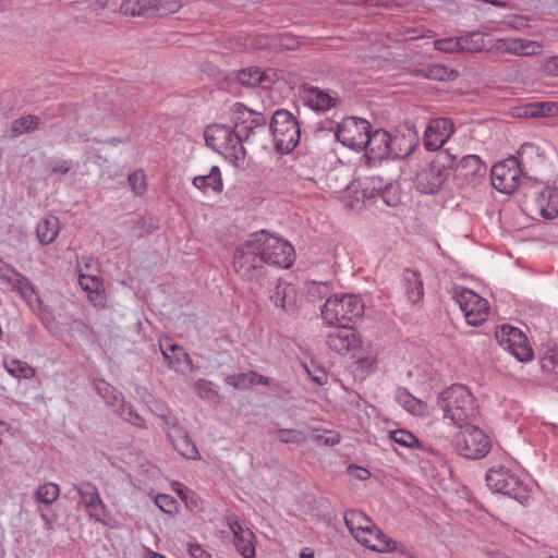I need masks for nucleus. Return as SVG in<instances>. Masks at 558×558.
<instances>
[{
  "label": "nucleus",
  "instance_id": "f257e3e1",
  "mask_svg": "<svg viewBox=\"0 0 558 558\" xmlns=\"http://www.w3.org/2000/svg\"><path fill=\"white\" fill-rule=\"evenodd\" d=\"M444 416L459 427L471 423L478 415V405L474 396L463 385H452L445 389L437 399Z\"/></svg>",
  "mask_w": 558,
  "mask_h": 558
},
{
  "label": "nucleus",
  "instance_id": "f03ea898",
  "mask_svg": "<svg viewBox=\"0 0 558 558\" xmlns=\"http://www.w3.org/2000/svg\"><path fill=\"white\" fill-rule=\"evenodd\" d=\"M260 245V236H256V232L252 233L242 245L235 248L233 269L242 278L263 288L270 282L266 272L263 271L265 263L262 258Z\"/></svg>",
  "mask_w": 558,
  "mask_h": 558
},
{
  "label": "nucleus",
  "instance_id": "7ed1b4c3",
  "mask_svg": "<svg viewBox=\"0 0 558 558\" xmlns=\"http://www.w3.org/2000/svg\"><path fill=\"white\" fill-rule=\"evenodd\" d=\"M456 165V156L448 149L440 150L436 157L415 175L414 184L422 194L434 195L444 186Z\"/></svg>",
  "mask_w": 558,
  "mask_h": 558
},
{
  "label": "nucleus",
  "instance_id": "20e7f679",
  "mask_svg": "<svg viewBox=\"0 0 558 558\" xmlns=\"http://www.w3.org/2000/svg\"><path fill=\"white\" fill-rule=\"evenodd\" d=\"M269 130L274 137L276 151L281 155L291 153L300 142L299 121L286 109H278L274 112Z\"/></svg>",
  "mask_w": 558,
  "mask_h": 558
},
{
  "label": "nucleus",
  "instance_id": "39448f33",
  "mask_svg": "<svg viewBox=\"0 0 558 558\" xmlns=\"http://www.w3.org/2000/svg\"><path fill=\"white\" fill-rule=\"evenodd\" d=\"M364 313V304L362 300L352 294L333 295L328 298L322 308L323 319L329 325H343L349 324L359 318Z\"/></svg>",
  "mask_w": 558,
  "mask_h": 558
},
{
  "label": "nucleus",
  "instance_id": "423d86ee",
  "mask_svg": "<svg viewBox=\"0 0 558 558\" xmlns=\"http://www.w3.org/2000/svg\"><path fill=\"white\" fill-rule=\"evenodd\" d=\"M452 444L456 452L470 460H476L484 458L492 448L489 437L477 426L473 425L472 422L460 427Z\"/></svg>",
  "mask_w": 558,
  "mask_h": 558
},
{
  "label": "nucleus",
  "instance_id": "0eeeda50",
  "mask_svg": "<svg viewBox=\"0 0 558 558\" xmlns=\"http://www.w3.org/2000/svg\"><path fill=\"white\" fill-rule=\"evenodd\" d=\"M260 236L262 258L266 265L289 268L294 260V248L284 240L269 234L266 230L256 232Z\"/></svg>",
  "mask_w": 558,
  "mask_h": 558
},
{
  "label": "nucleus",
  "instance_id": "6e6552de",
  "mask_svg": "<svg viewBox=\"0 0 558 558\" xmlns=\"http://www.w3.org/2000/svg\"><path fill=\"white\" fill-rule=\"evenodd\" d=\"M486 483L492 490L511 497L520 504L526 499L525 486L510 469L490 468L486 473Z\"/></svg>",
  "mask_w": 558,
  "mask_h": 558
},
{
  "label": "nucleus",
  "instance_id": "1a4fd4ad",
  "mask_svg": "<svg viewBox=\"0 0 558 558\" xmlns=\"http://www.w3.org/2000/svg\"><path fill=\"white\" fill-rule=\"evenodd\" d=\"M453 300L464 313L465 320L471 326H478L486 320L489 306L487 300L471 289L457 287L453 289Z\"/></svg>",
  "mask_w": 558,
  "mask_h": 558
},
{
  "label": "nucleus",
  "instance_id": "9d476101",
  "mask_svg": "<svg viewBox=\"0 0 558 558\" xmlns=\"http://www.w3.org/2000/svg\"><path fill=\"white\" fill-rule=\"evenodd\" d=\"M521 175L520 161L514 156L495 163L490 170L493 186L505 194H511L520 186Z\"/></svg>",
  "mask_w": 558,
  "mask_h": 558
},
{
  "label": "nucleus",
  "instance_id": "9b49d317",
  "mask_svg": "<svg viewBox=\"0 0 558 558\" xmlns=\"http://www.w3.org/2000/svg\"><path fill=\"white\" fill-rule=\"evenodd\" d=\"M371 132V124L367 120L357 117H347L338 124L336 138L343 146L357 151L364 150L365 138Z\"/></svg>",
  "mask_w": 558,
  "mask_h": 558
},
{
  "label": "nucleus",
  "instance_id": "f8f14e48",
  "mask_svg": "<svg viewBox=\"0 0 558 558\" xmlns=\"http://www.w3.org/2000/svg\"><path fill=\"white\" fill-rule=\"evenodd\" d=\"M180 0H124L121 9L125 14L136 15H168L179 11Z\"/></svg>",
  "mask_w": 558,
  "mask_h": 558
},
{
  "label": "nucleus",
  "instance_id": "ddd939ff",
  "mask_svg": "<svg viewBox=\"0 0 558 558\" xmlns=\"http://www.w3.org/2000/svg\"><path fill=\"white\" fill-rule=\"evenodd\" d=\"M420 141L415 124L404 122L401 129L391 135L389 159H403L412 154Z\"/></svg>",
  "mask_w": 558,
  "mask_h": 558
},
{
  "label": "nucleus",
  "instance_id": "4468645a",
  "mask_svg": "<svg viewBox=\"0 0 558 558\" xmlns=\"http://www.w3.org/2000/svg\"><path fill=\"white\" fill-rule=\"evenodd\" d=\"M454 133V123L450 118L430 119L423 136L424 146L427 150L435 151Z\"/></svg>",
  "mask_w": 558,
  "mask_h": 558
},
{
  "label": "nucleus",
  "instance_id": "2eb2a0df",
  "mask_svg": "<svg viewBox=\"0 0 558 558\" xmlns=\"http://www.w3.org/2000/svg\"><path fill=\"white\" fill-rule=\"evenodd\" d=\"M337 329L327 336V345L338 354H347L361 345L360 335L350 326L336 325Z\"/></svg>",
  "mask_w": 558,
  "mask_h": 558
},
{
  "label": "nucleus",
  "instance_id": "dca6fc26",
  "mask_svg": "<svg viewBox=\"0 0 558 558\" xmlns=\"http://www.w3.org/2000/svg\"><path fill=\"white\" fill-rule=\"evenodd\" d=\"M72 487L80 496L81 504L85 506L88 514L97 521H101V517L106 513V505L101 500L97 487L88 481L73 484Z\"/></svg>",
  "mask_w": 558,
  "mask_h": 558
},
{
  "label": "nucleus",
  "instance_id": "f3484780",
  "mask_svg": "<svg viewBox=\"0 0 558 558\" xmlns=\"http://www.w3.org/2000/svg\"><path fill=\"white\" fill-rule=\"evenodd\" d=\"M391 134L384 129L369 132L365 138L364 150L369 159L383 160L390 157Z\"/></svg>",
  "mask_w": 558,
  "mask_h": 558
},
{
  "label": "nucleus",
  "instance_id": "a211bd4d",
  "mask_svg": "<svg viewBox=\"0 0 558 558\" xmlns=\"http://www.w3.org/2000/svg\"><path fill=\"white\" fill-rule=\"evenodd\" d=\"M160 350L169 368L178 373L192 371V360L182 347L167 339L160 342Z\"/></svg>",
  "mask_w": 558,
  "mask_h": 558
},
{
  "label": "nucleus",
  "instance_id": "6ab92c4d",
  "mask_svg": "<svg viewBox=\"0 0 558 558\" xmlns=\"http://www.w3.org/2000/svg\"><path fill=\"white\" fill-rule=\"evenodd\" d=\"M159 416L167 425H171L175 429L177 434L173 435L169 433L168 437L178 453L187 459H197L199 453L195 444L190 439L187 434L178 426L177 420L170 421V417L166 414H160Z\"/></svg>",
  "mask_w": 558,
  "mask_h": 558
},
{
  "label": "nucleus",
  "instance_id": "aec40b11",
  "mask_svg": "<svg viewBox=\"0 0 558 558\" xmlns=\"http://www.w3.org/2000/svg\"><path fill=\"white\" fill-rule=\"evenodd\" d=\"M243 129L233 130L230 128V136L223 143H221L220 154L225 156L234 167H240L246 157V150L243 146L244 142Z\"/></svg>",
  "mask_w": 558,
  "mask_h": 558
},
{
  "label": "nucleus",
  "instance_id": "412c9836",
  "mask_svg": "<svg viewBox=\"0 0 558 558\" xmlns=\"http://www.w3.org/2000/svg\"><path fill=\"white\" fill-rule=\"evenodd\" d=\"M532 196L543 218L551 220L558 216V189L544 186Z\"/></svg>",
  "mask_w": 558,
  "mask_h": 558
},
{
  "label": "nucleus",
  "instance_id": "4be33fe9",
  "mask_svg": "<svg viewBox=\"0 0 558 558\" xmlns=\"http://www.w3.org/2000/svg\"><path fill=\"white\" fill-rule=\"evenodd\" d=\"M0 263L2 264V270L11 271L12 275H14V279H8V283L11 284L27 303H32L33 300L39 301V295L34 284L26 276L17 271L11 264L5 263L1 257Z\"/></svg>",
  "mask_w": 558,
  "mask_h": 558
},
{
  "label": "nucleus",
  "instance_id": "5701e85b",
  "mask_svg": "<svg viewBox=\"0 0 558 558\" xmlns=\"http://www.w3.org/2000/svg\"><path fill=\"white\" fill-rule=\"evenodd\" d=\"M457 175L463 178L466 182L472 183L483 178L487 167L477 155L464 156L460 162L454 165Z\"/></svg>",
  "mask_w": 558,
  "mask_h": 558
},
{
  "label": "nucleus",
  "instance_id": "b1692460",
  "mask_svg": "<svg viewBox=\"0 0 558 558\" xmlns=\"http://www.w3.org/2000/svg\"><path fill=\"white\" fill-rule=\"evenodd\" d=\"M229 527L233 534L234 546L236 550L244 558H254L256 553L253 543V532L250 529H243L235 519L229 522Z\"/></svg>",
  "mask_w": 558,
  "mask_h": 558
},
{
  "label": "nucleus",
  "instance_id": "393cba45",
  "mask_svg": "<svg viewBox=\"0 0 558 558\" xmlns=\"http://www.w3.org/2000/svg\"><path fill=\"white\" fill-rule=\"evenodd\" d=\"M344 524L355 538L366 537L365 535L373 529L375 523L369 517L360 510H347L344 512Z\"/></svg>",
  "mask_w": 558,
  "mask_h": 558
},
{
  "label": "nucleus",
  "instance_id": "a878e982",
  "mask_svg": "<svg viewBox=\"0 0 558 558\" xmlns=\"http://www.w3.org/2000/svg\"><path fill=\"white\" fill-rule=\"evenodd\" d=\"M368 535L374 536V542L369 537L359 538L355 536V539L373 551L392 553L397 550V542L384 534L376 524L368 532Z\"/></svg>",
  "mask_w": 558,
  "mask_h": 558
},
{
  "label": "nucleus",
  "instance_id": "bb28decb",
  "mask_svg": "<svg viewBox=\"0 0 558 558\" xmlns=\"http://www.w3.org/2000/svg\"><path fill=\"white\" fill-rule=\"evenodd\" d=\"M538 47L539 46L535 41L524 40L521 38L498 39L496 43L497 50L517 56L534 54Z\"/></svg>",
  "mask_w": 558,
  "mask_h": 558
},
{
  "label": "nucleus",
  "instance_id": "cd10ccee",
  "mask_svg": "<svg viewBox=\"0 0 558 558\" xmlns=\"http://www.w3.org/2000/svg\"><path fill=\"white\" fill-rule=\"evenodd\" d=\"M405 294L411 303H417L424 295L423 281L418 271L405 269L402 274Z\"/></svg>",
  "mask_w": 558,
  "mask_h": 558
},
{
  "label": "nucleus",
  "instance_id": "c85d7f7f",
  "mask_svg": "<svg viewBox=\"0 0 558 558\" xmlns=\"http://www.w3.org/2000/svg\"><path fill=\"white\" fill-rule=\"evenodd\" d=\"M231 75L245 87H255L264 82H268L269 84L274 83V80L270 78L269 74L267 72H262L257 66L245 68L232 73Z\"/></svg>",
  "mask_w": 558,
  "mask_h": 558
},
{
  "label": "nucleus",
  "instance_id": "c756f323",
  "mask_svg": "<svg viewBox=\"0 0 558 558\" xmlns=\"http://www.w3.org/2000/svg\"><path fill=\"white\" fill-rule=\"evenodd\" d=\"M269 292L270 301L276 306L281 307L284 311H287L288 305H290L294 301V288L290 283L281 279H278L276 281L275 288Z\"/></svg>",
  "mask_w": 558,
  "mask_h": 558
},
{
  "label": "nucleus",
  "instance_id": "7c9ffc66",
  "mask_svg": "<svg viewBox=\"0 0 558 558\" xmlns=\"http://www.w3.org/2000/svg\"><path fill=\"white\" fill-rule=\"evenodd\" d=\"M59 219L56 216L41 218L36 227V235L40 244L52 243L59 233Z\"/></svg>",
  "mask_w": 558,
  "mask_h": 558
},
{
  "label": "nucleus",
  "instance_id": "2f4dec72",
  "mask_svg": "<svg viewBox=\"0 0 558 558\" xmlns=\"http://www.w3.org/2000/svg\"><path fill=\"white\" fill-rule=\"evenodd\" d=\"M192 182L196 189L203 192L211 189L214 192L220 193L223 189L221 172L217 166H213L208 174L193 178Z\"/></svg>",
  "mask_w": 558,
  "mask_h": 558
},
{
  "label": "nucleus",
  "instance_id": "473e14b6",
  "mask_svg": "<svg viewBox=\"0 0 558 558\" xmlns=\"http://www.w3.org/2000/svg\"><path fill=\"white\" fill-rule=\"evenodd\" d=\"M519 113V117L538 118V117H554L558 114V104L553 101L544 102H530L525 105Z\"/></svg>",
  "mask_w": 558,
  "mask_h": 558
},
{
  "label": "nucleus",
  "instance_id": "72a5a7b5",
  "mask_svg": "<svg viewBox=\"0 0 558 558\" xmlns=\"http://www.w3.org/2000/svg\"><path fill=\"white\" fill-rule=\"evenodd\" d=\"M306 104L314 110L326 111L336 104V99L318 87H310L306 95Z\"/></svg>",
  "mask_w": 558,
  "mask_h": 558
},
{
  "label": "nucleus",
  "instance_id": "f704fd0d",
  "mask_svg": "<svg viewBox=\"0 0 558 558\" xmlns=\"http://www.w3.org/2000/svg\"><path fill=\"white\" fill-rule=\"evenodd\" d=\"M230 128L225 124H214L205 129L204 137L206 145L214 148L215 150H221V143L228 140L230 136Z\"/></svg>",
  "mask_w": 558,
  "mask_h": 558
},
{
  "label": "nucleus",
  "instance_id": "c9c22d12",
  "mask_svg": "<svg viewBox=\"0 0 558 558\" xmlns=\"http://www.w3.org/2000/svg\"><path fill=\"white\" fill-rule=\"evenodd\" d=\"M506 350L510 351L520 362H526L533 359V350L529 343L527 337L521 330L511 342V347H508Z\"/></svg>",
  "mask_w": 558,
  "mask_h": 558
},
{
  "label": "nucleus",
  "instance_id": "e433bc0d",
  "mask_svg": "<svg viewBox=\"0 0 558 558\" xmlns=\"http://www.w3.org/2000/svg\"><path fill=\"white\" fill-rule=\"evenodd\" d=\"M40 119L37 116L27 114L15 119L10 129L11 137H17L23 133L36 131L39 128Z\"/></svg>",
  "mask_w": 558,
  "mask_h": 558
},
{
  "label": "nucleus",
  "instance_id": "4c0bfd02",
  "mask_svg": "<svg viewBox=\"0 0 558 558\" xmlns=\"http://www.w3.org/2000/svg\"><path fill=\"white\" fill-rule=\"evenodd\" d=\"M269 434L276 435L277 439L282 444L303 445L306 442V435L294 428H275Z\"/></svg>",
  "mask_w": 558,
  "mask_h": 558
},
{
  "label": "nucleus",
  "instance_id": "58836bf2",
  "mask_svg": "<svg viewBox=\"0 0 558 558\" xmlns=\"http://www.w3.org/2000/svg\"><path fill=\"white\" fill-rule=\"evenodd\" d=\"M462 52H478L486 48L485 35L480 32H472L466 36H460Z\"/></svg>",
  "mask_w": 558,
  "mask_h": 558
},
{
  "label": "nucleus",
  "instance_id": "ea45409f",
  "mask_svg": "<svg viewBox=\"0 0 558 558\" xmlns=\"http://www.w3.org/2000/svg\"><path fill=\"white\" fill-rule=\"evenodd\" d=\"M94 388L97 393L110 405L116 404L122 399V393L119 392L112 385L104 379H95Z\"/></svg>",
  "mask_w": 558,
  "mask_h": 558
},
{
  "label": "nucleus",
  "instance_id": "a19ab883",
  "mask_svg": "<svg viewBox=\"0 0 558 558\" xmlns=\"http://www.w3.org/2000/svg\"><path fill=\"white\" fill-rule=\"evenodd\" d=\"M389 207H396L401 202V191L397 182H386L384 190L377 195Z\"/></svg>",
  "mask_w": 558,
  "mask_h": 558
},
{
  "label": "nucleus",
  "instance_id": "79ce46f5",
  "mask_svg": "<svg viewBox=\"0 0 558 558\" xmlns=\"http://www.w3.org/2000/svg\"><path fill=\"white\" fill-rule=\"evenodd\" d=\"M4 367L8 373L17 378H32L35 375V369L26 362L19 360L4 361Z\"/></svg>",
  "mask_w": 558,
  "mask_h": 558
},
{
  "label": "nucleus",
  "instance_id": "37998d69",
  "mask_svg": "<svg viewBox=\"0 0 558 558\" xmlns=\"http://www.w3.org/2000/svg\"><path fill=\"white\" fill-rule=\"evenodd\" d=\"M60 495V488L57 484L52 482L45 483L40 485L36 493L35 498L38 502H43L45 505H51Z\"/></svg>",
  "mask_w": 558,
  "mask_h": 558
},
{
  "label": "nucleus",
  "instance_id": "c03bdc74",
  "mask_svg": "<svg viewBox=\"0 0 558 558\" xmlns=\"http://www.w3.org/2000/svg\"><path fill=\"white\" fill-rule=\"evenodd\" d=\"M328 282L312 281L306 284V298L310 302L320 301L326 298H332Z\"/></svg>",
  "mask_w": 558,
  "mask_h": 558
},
{
  "label": "nucleus",
  "instance_id": "a18cd8bd",
  "mask_svg": "<svg viewBox=\"0 0 558 558\" xmlns=\"http://www.w3.org/2000/svg\"><path fill=\"white\" fill-rule=\"evenodd\" d=\"M248 122L244 125V140H250L256 130L266 131L267 120L263 113L253 111V116H247Z\"/></svg>",
  "mask_w": 558,
  "mask_h": 558
},
{
  "label": "nucleus",
  "instance_id": "49530a36",
  "mask_svg": "<svg viewBox=\"0 0 558 558\" xmlns=\"http://www.w3.org/2000/svg\"><path fill=\"white\" fill-rule=\"evenodd\" d=\"M519 331V328L505 324L496 330L495 338L498 344L506 350L511 347V342L517 338Z\"/></svg>",
  "mask_w": 558,
  "mask_h": 558
},
{
  "label": "nucleus",
  "instance_id": "de8ad7c7",
  "mask_svg": "<svg viewBox=\"0 0 558 558\" xmlns=\"http://www.w3.org/2000/svg\"><path fill=\"white\" fill-rule=\"evenodd\" d=\"M390 438L395 442L407 448H414L421 446L418 439L411 432L405 429H397L390 432Z\"/></svg>",
  "mask_w": 558,
  "mask_h": 558
},
{
  "label": "nucleus",
  "instance_id": "09e8293b",
  "mask_svg": "<svg viewBox=\"0 0 558 558\" xmlns=\"http://www.w3.org/2000/svg\"><path fill=\"white\" fill-rule=\"evenodd\" d=\"M119 415L137 427H146L145 420L134 410L131 404L122 402L118 411Z\"/></svg>",
  "mask_w": 558,
  "mask_h": 558
},
{
  "label": "nucleus",
  "instance_id": "8fccbe9b",
  "mask_svg": "<svg viewBox=\"0 0 558 558\" xmlns=\"http://www.w3.org/2000/svg\"><path fill=\"white\" fill-rule=\"evenodd\" d=\"M233 119H234V128L233 130L243 129L244 125L248 122L247 116H253V110L248 109L242 102H235L232 108Z\"/></svg>",
  "mask_w": 558,
  "mask_h": 558
},
{
  "label": "nucleus",
  "instance_id": "3c124183",
  "mask_svg": "<svg viewBox=\"0 0 558 558\" xmlns=\"http://www.w3.org/2000/svg\"><path fill=\"white\" fill-rule=\"evenodd\" d=\"M436 50L446 53L462 52L460 37L441 38L434 41Z\"/></svg>",
  "mask_w": 558,
  "mask_h": 558
},
{
  "label": "nucleus",
  "instance_id": "603ef678",
  "mask_svg": "<svg viewBox=\"0 0 558 558\" xmlns=\"http://www.w3.org/2000/svg\"><path fill=\"white\" fill-rule=\"evenodd\" d=\"M155 505L165 513L172 514L178 510V501L168 494H159L155 497Z\"/></svg>",
  "mask_w": 558,
  "mask_h": 558
},
{
  "label": "nucleus",
  "instance_id": "864d4df0",
  "mask_svg": "<svg viewBox=\"0 0 558 558\" xmlns=\"http://www.w3.org/2000/svg\"><path fill=\"white\" fill-rule=\"evenodd\" d=\"M385 184L386 182H384V179L381 177H371L365 183L363 192L367 197L377 198V195L384 190Z\"/></svg>",
  "mask_w": 558,
  "mask_h": 558
},
{
  "label": "nucleus",
  "instance_id": "5fc2aeb1",
  "mask_svg": "<svg viewBox=\"0 0 558 558\" xmlns=\"http://www.w3.org/2000/svg\"><path fill=\"white\" fill-rule=\"evenodd\" d=\"M129 184L136 195H143L146 192V178L143 171H134L128 178Z\"/></svg>",
  "mask_w": 558,
  "mask_h": 558
},
{
  "label": "nucleus",
  "instance_id": "6e6d98bb",
  "mask_svg": "<svg viewBox=\"0 0 558 558\" xmlns=\"http://www.w3.org/2000/svg\"><path fill=\"white\" fill-rule=\"evenodd\" d=\"M258 375L255 373H251L250 375L246 374H240V375H230L226 378V383L230 386H233L238 389H244L250 385L254 384L253 378L257 377Z\"/></svg>",
  "mask_w": 558,
  "mask_h": 558
},
{
  "label": "nucleus",
  "instance_id": "4d7b16f0",
  "mask_svg": "<svg viewBox=\"0 0 558 558\" xmlns=\"http://www.w3.org/2000/svg\"><path fill=\"white\" fill-rule=\"evenodd\" d=\"M452 70H448L442 64H435L427 69L426 73L424 74L425 77L436 81H445L449 78L450 74H452Z\"/></svg>",
  "mask_w": 558,
  "mask_h": 558
},
{
  "label": "nucleus",
  "instance_id": "13d9d810",
  "mask_svg": "<svg viewBox=\"0 0 558 558\" xmlns=\"http://www.w3.org/2000/svg\"><path fill=\"white\" fill-rule=\"evenodd\" d=\"M213 386V383L207 379H198L195 384V391L201 398L211 400L217 397V391Z\"/></svg>",
  "mask_w": 558,
  "mask_h": 558
},
{
  "label": "nucleus",
  "instance_id": "bf43d9fd",
  "mask_svg": "<svg viewBox=\"0 0 558 558\" xmlns=\"http://www.w3.org/2000/svg\"><path fill=\"white\" fill-rule=\"evenodd\" d=\"M80 284L83 290L86 292H90L92 290H97L101 288L102 283L97 277L81 275L78 278Z\"/></svg>",
  "mask_w": 558,
  "mask_h": 558
},
{
  "label": "nucleus",
  "instance_id": "052dcab7",
  "mask_svg": "<svg viewBox=\"0 0 558 558\" xmlns=\"http://www.w3.org/2000/svg\"><path fill=\"white\" fill-rule=\"evenodd\" d=\"M137 228L140 229L138 234L143 236L154 232L158 229V226L154 222L153 218L142 217L137 222Z\"/></svg>",
  "mask_w": 558,
  "mask_h": 558
},
{
  "label": "nucleus",
  "instance_id": "680f3d73",
  "mask_svg": "<svg viewBox=\"0 0 558 558\" xmlns=\"http://www.w3.org/2000/svg\"><path fill=\"white\" fill-rule=\"evenodd\" d=\"M187 551L192 558H211V555L197 543L189 542Z\"/></svg>",
  "mask_w": 558,
  "mask_h": 558
},
{
  "label": "nucleus",
  "instance_id": "e2e57ef3",
  "mask_svg": "<svg viewBox=\"0 0 558 558\" xmlns=\"http://www.w3.org/2000/svg\"><path fill=\"white\" fill-rule=\"evenodd\" d=\"M306 369L312 380L315 381L317 385L324 386L325 384H327L328 375L324 368H316L314 371H311L310 368Z\"/></svg>",
  "mask_w": 558,
  "mask_h": 558
},
{
  "label": "nucleus",
  "instance_id": "0e129e2a",
  "mask_svg": "<svg viewBox=\"0 0 558 558\" xmlns=\"http://www.w3.org/2000/svg\"><path fill=\"white\" fill-rule=\"evenodd\" d=\"M545 72L558 76V56L549 57L544 64Z\"/></svg>",
  "mask_w": 558,
  "mask_h": 558
},
{
  "label": "nucleus",
  "instance_id": "69168bd1",
  "mask_svg": "<svg viewBox=\"0 0 558 558\" xmlns=\"http://www.w3.org/2000/svg\"><path fill=\"white\" fill-rule=\"evenodd\" d=\"M88 298L95 305H104L105 294L102 287L98 288L97 290H92L90 292H88Z\"/></svg>",
  "mask_w": 558,
  "mask_h": 558
},
{
  "label": "nucleus",
  "instance_id": "338daca9",
  "mask_svg": "<svg viewBox=\"0 0 558 558\" xmlns=\"http://www.w3.org/2000/svg\"><path fill=\"white\" fill-rule=\"evenodd\" d=\"M178 485L180 486L179 489H177V493L178 495L180 496V498L185 501L186 504L189 502V500H193L195 494L194 492H192L191 489L184 487L182 484H179Z\"/></svg>",
  "mask_w": 558,
  "mask_h": 558
},
{
  "label": "nucleus",
  "instance_id": "774afa93",
  "mask_svg": "<svg viewBox=\"0 0 558 558\" xmlns=\"http://www.w3.org/2000/svg\"><path fill=\"white\" fill-rule=\"evenodd\" d=\"M69 171H70V167H69V162L66 160L58 161L52 167V172H54V173L66 174Z\"/></svg>",
  "mask_w": 558,
  "mask_h": 558
}]
</instances>
